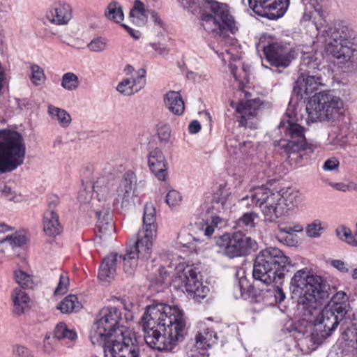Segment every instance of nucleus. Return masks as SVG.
Instances as JSON below:
<instances>
[{"label": "nucleus", "instance_id": "f257e3e1", "mask_svg": "<svg viewBox=\"0 0 357 357\" xmlns=\"http://www.w3.org/2000/svg\"><path fill=\"white\" fill-rule=\"evenodd\" d=\"M322 0H301L304 6L302 20L312 21L318 36L324 38L325 49L337 61L344 71H351L357 66V45L355 33L343 22L327 24V11L321 5Z\"/></svg>", "mask_w": 357, "mask_h": 357}, {"label": "nucleus", "instance_id": "f03ea898", "mask_svg": "<svg viewBox=\"0 0 357 357\" xmlns=\"http://www.w3.org/2000/svg\"><path fill=\"white\" fill-rule=\"evenodd\" d=\"M140 324L144 340L152 349L171 351L183 341L186 319L178 306L156 303L146 307Z\"/></svg>", "mask_w": 357, "mask_h": 357}, {"label": "nucleus", "instance_id": "7ed1b4c3", "mask_svg": "<svg viewBox=\"0 0 357 357\" xmlns=\"http://www.w3.org/2000/svg\"><path fill=\"white\" fill-rule=\"evenodd\" d=\"M137 185V177L132 171L124 173L121 180L112 176L98 178L93 189L99 202L110 203L116 208L127 207L133 202Z\"/></svg>", "mask_w": 357, "mask_h": 357}, {"label": "nucleus", "instance_id": "20e7f679", "mask_svg": "<svg viewBox=\"0 0 357 357\" xmlns=\"http://www.w3.org/2000/svg\"><path fill=\"white\" fill-rule=\"evenodd\" d=\"M157 231L155 208L152 203H146L144 208L143 225L138 232L137 240L123 257V270L126 274H133L139 259H146L150 257Z\"/></svg>", "mask_w": 357, "mask_h": 357}, {"label": "nucleus", "instance_id": "39448f33", "mask_svg": "<svg viewBox=\"0 0 357 357\" xmlns=\"http://www.w3.org/2000/svg\"><path fill=\"white\" fill-rule=\"evenodd\" d=\"M291 289L298 305L310 311L317 309L329 297L326 282L307 268L296 272L291 280Z\"/></svg>", "mask_w": 357, "mask_h": 357}, {"label": "nucleus", "instance_id": "423d86ee", "mask_svg": "<svg viewBox=\"0 0 357 357\" xmlns=\"http://www.w3.org/2000/svg\"><path fill=\"white\" fill-rule=\"evenodd\" d=\"M293 113L290 109H287V120H282L278 126L281 132L285 133V137L277 142L275 145L280 147L282 153L287 156L289 162L296 165L302 160L306 153H312L314 147L306 142L305 128Z\"/></svg>", "mask_w": 357, "mask_h": 357}, {"label": "nucleus", "instance_id": "0eeeda50", "mask_svg": "<svg viewBox=\"0 0 357 357\" xmlns=\"http://www.w3.org/2000/svg\"><path fill=\"white\" fill-rule=\"evenodd\" d=\"M306 112V122H338L346 114L347 107L344 100L333 91H323L310 98Z\"/></svg>", "mask_w": 357, "mask_h": 357}, {"label": "nucleus", "instance_id": "6e6552de", "mask_svg": "<svg viewBox=\"0 0 357 357\" xmlns=\"http://www.w3.org/2000/svg\"><path fill=\"white\" fill-rule=\"evenodd\" d=\"M202 26L215 36H224L225 31H238L237 23L230 14L227 4L212 0H204L201 4Z\"/></svg>", "mask_w": 357, "mask_h": 357}, {"label": "nucleus", "instance_id": "1a4fd4ad", "mask_svg": "<svg viewBox=\"0 0 357 357\" xmlns=\"http://www.w3.org/2000/svg\"><path fill=\"white\" fill-rule=\"evenodd\" d=\"M26 146L21 134L11 130H0V174L11 172L24 160Z\"/></svg>", "mask_w": 357, "mask_h": 357}, {"label": "nucleus", "instance_id": "9d476101", "mask_svg": "<svg viewBox=\"0 0 357 357\" xmlns=\"http://www.w3.org/2000/svg\"><path fill=\"white\" fill-rule=\"evenodd\" d=\"M121 312L116 307H107L102 308L93 323L90 339L93 344H105L111 339L126 333L129 331L121 324Z\"/></svg>", "mask_w": 357, "mask_h": 357}, {"label": "nucleus", "instance_id": "9b49d317", "mask_svg": "<svg viewBox=\"0 0 357 357\" xmlns=\"http://www.w3.org/2000/svg\"><path fill=\"white\" fill-rule=\"evenodd\" d=\"M289 263V258L280 249L270 247L261 250L256 257L252 275L255 279L270 284L276 279L278 272Z\"/></svg>", "mask_w": 357, "mask_h": 357}, {"label": "nucleus", "instance_id": "f8f14e48", "mask_svg": "<svg viewBox=\"0 0 357 357\" xmlns=\"http://www.w3.org/2000/svg\"><path fill=\"white\" fill-rule=\"evenodd\" d=\"M174 286L197 298H204L209 288L204 285L199 267L194 264H179L172 280Z\"/></svg>", "mask_w": 357, "mask_h": 357}, {"label": "nucleus", "instance_id": "ddd939ff", "mask_svg": "<svg viewBox=\"0 0 357 357\" xmlns=\"http://www.w3.org/2000/svg\"><path fill=\"white\" fill-rule=\"evenodd\" d=\"M252 202L261 211L265 222H276L286 213L280 192L264 185L255 188L251 193Z\"/></svg>", "mask_w": 357, "mask_h": 357}, {"label": "nucleus", "instance_id": "4468645a", "mask_svg": "<svg viewBox=\"0 0 357 357\" xmlns=\"http://www.w3.org/2000/svg\"><path fill=\"white\" fill-rule=\"evenodd\" d=\"M218 252L230 259L245 256L256 245L255 240L241 231L225 234L216 241Z\"/></svg>", "mask_w": 357, "mask_h": 357}, {"label": "nucleus", "instance_id": "2eb2a0df", "mask_svg": "<svg viewBox=\"0 0 357 357\" xmlns=\"http://www.w3.org/2000/svg\"><path fill=\"white\" fill-rule=\"evenodd\" d=\"M108 340L104 347L105 357H140V349L135 335L131 331L120 333Z\"/></svg>", "mask_w": 357, "mask_h": 357}, {"label": "nucleus", "instance_id": "dca6fc26", "mask_svg": "<svg viewBox=\"0 0 357 357\" xmlns=\"http://www.w3.org/2000/svg\"><path fill=\"white\" fill-rule=\"evenodd\" d=\"M262 43L261 39L257 48H262L266 60L271 66L286 68L298 55L296 50L287 44L273 42L265 45Z\"/></svg>", "mask_w": 357, "mask_h": 357}, {"label": "nucleus", "instance_id": "f3484780", "mask_svg": "<svg viewBox=\"0 0 357 357\" xmlns=\"http://www.w3.org/2000/svg\"><path fill=\"white\" fill-rule=\"evenodd\" d=\"M250 8L258 15L274 20L282 17L289 6V0H248Z\"/></svg>", "mask_w": 357, "mask_h": 357}, {"label": "nucleus", "instance_id": "a211bd4d", "mask_svg": "<svg viewBox=\"0 0 357 357\" xmlns=\"http://www.w3.org/2000/svg\"><path fill=\"white\" fill-rule=\"evenodd\" d=\"M261 102L259 99L248 100L236 105V112L241 126L256 128L258 123L257 114Z\"/></svg>", "mask_w": 357, "mask_h": 357}, {"label": "nucleus", "instance_id": "6ab92c4d", "mask_svg": "<svg viewBox=\"0 0 357 357\" xmlns=\"http://www.w3.org/2000/svg\"><path fill=\"white\" fill-rule=\"evenodd\" d=\"M338 324L339 320L335 317V314H334V312L328 309V307H326L316 318L314 321V331L312 334H315L321 338H326L335 330Z\"/></svg>", "mask_w": 357, "mask_h": 357}, {"label": "nucleus", "instance_id": "aec40b11", "mask_svg": "<svg viewBox=\"0 0 357 357\" xmlns=\"http://www.w3.org/2000/svg\"><path fill=\"white\" fill-rule=\"evenodd\" d=\"M145 76V70L141 68L135 72L130 78H126L120 82L116 90L124 96H131L144 88L146 84Z\"/></svg>", "mask_w": 357, "mask_h": 357}, {"label": "nucleus", "instance_id": "412c9836", "mask_svg": "<svg viewBox=\"0 0 357 357\" xmlns=\"http://www.w3.org/2000/svg\"><path fill=\"white\" fill-rule=\"evenodd\" d=\"M323 78L319 73L301 74L296 81L294 91L301 95L302 98L307 96L317 90L319 86L324 85Z\"/></svg>", "mask_w": 357, "mask_h": 357}, {"label": "nucleus", "instance_id": "4be33fe9", "mask_svg": "<svg viewBox=\"0 0 357 357\" xmlns=\"http://www.w3.org/2000/svg\"><path fill=\"white\" fill-rule=\"evenodd\" d=\"M121 259V256L116 253H112L105 257L99 268L100 280L104 282H112L116 275V265Z\"/></svg>", "mask_w": 357, "mask_h": 357}, {"label": "nucleus", "instance_id": "5701e85b", "mask_svg": "<svg viewBox=\"0 0 357 357\" xmlns=\"http://www.w3.org/2000/svg\"><path fill=\"white\" fill-rule=\"evenodd\" d=\"M72 17V10L69 4L56 3L52 6L47 13L50 22L58 24H66Z\"/></svg>", "mask_w": 357, "mask_h": 357}, {"label": "nucleus", "instance_id": "b1692460", "mask_svg": "<svg viewBox=\"0 0 357 357\" xmlns=\"http://www.w3.org/2000/svg\"><path fill=\"white\" fill-rule=\"evenodd\" d=\"M149 166L151 172L160 181H165L167 172V161L163 153L158 149L151 151L149 156Z\"/></svg>", "mask_w": 357, "mask_h": 357}, {"label": "nucleus", "instance_id": "393cba45", "mask_svg": "<svg viewBox=\"0 0 357 357\" xmlns=\"http://www.w3.org/2000/svg\"><path fill=\"white\" fill-rule=\"evenodd\" d=\"M13 303V312L22 315L30 307V298L26 292L20 287L15 288L10 295Z\"/></svg>", "mask_w": 357, "mask_h": 357}, {"label": "nucleus", "instance_id": "a878e982", "mask_svg": "<svg viewBox=\"0 0 357 357\" xmlns=\"http://www.w3.org/2000/svg\"><path fill=\"white\" fill-rule=\"evenodd\" d=\"M43 231L49 236L59 235L62 230L59 216L56 211H46L43 215Z\"/></svg>", "mask_w": 357, "mask_h": 357}, {"label": "nucleus", "instance_id": "bb28decb", "mask_svg": "<svg viewBox=\"0 0 357 357\" xmlns=\"http://www.w3.org/2000/svg\"><path fill=\"white\" fill-rule=\"evenodd\" d=\"M47 113L53 121L56 122L63 128H67L71 124V115L63 108L50 104L47 105Z\"/></svg>", "mask_w": 357, "mask_h": 357}, {"label": "nucleus", "instance_id": "cd10ccee", "mask_svg": "<svg viewBox=\"0 0 357 357\" xmlns=\"http://www.w3.org/2000/svg\"><path fill=\"white\" fill-rule=\"evenodd\" d=\"M279 192L286 213L297 207L302 201L300 192L294 188H284Z\"/></svg>", "mask_w": 357, "mask_h": 357}, {"label": "nucleus", "instance_id": "c85d7f7f", "mask_svg": "<svg viewBox=\"0 0 357 357\" xmlns=\"http://www.w3.org/2000/svg\"><path fill=\"white\" fill-rule=\"evenodd\" d=\"M98 221L96 229L100 234V237L105 235H111L114 232V225L112 215L108 209L104 211H96Z\"/></svg>", "mask_w": 357, "mask_h": 357}, {"label": "nucleus", "instance_id": "c756f323", "mask_svg": "<svg viewBox=\"0 0 357 357\" xmlns=\"http://www.w3.org/2000/svg\"><path fill=\"white\" fill-rule=\"evenodd\" d=\"M166 107L173 114L181 115L185 109L184 102L181 94L174 91H170L166 93L164 98Z\"/></svg>", "mask_w": 357, "mask_h": 357}, {"label": "nucleus", "instance_id": "7c9ffc66", "mask_svg": "<svg viewBox=\"0 0 357 357\" xmlns=\"http://www.w3.org/2000/svg\"><path fill=\"white\" fill-rule=\"evenodd\" d=\"M82 307L77 296L70 294L65 297L57 305L56 308L63 314H70L79 311Z\"/></svg>", "mask_w": 357, "mask_h": 357}, {"label": "nucleus", "instance_id": "2f4dec72", "mask_svg": "<svg viewBox=\"0 0 357 357\" xmlns=\"http://www.w3.org/2000/svg\"><path fill=\"white\" fill-rule=\"evenodd\" d=\"M216 334L208 329L204 330L196 335L195 347L197 349L206 350L216 342Z\"/></svg>", "mask_w": 357, "mask_h": 357}, {"label": "nucleus", "instance_id": "473e14b6", "mask_svg": "<svg viewBox=\"0 0 357 357\" xmlns=\"http://www.w3.org/2000/svg\"><path fill=\"white\" fill-rule=\"evenodd\" d=\"M149 11L144 8V3L140 1H135L133 8L130 12V17L133 23L138 26L144 25L146 22Z\"/></svg>", "mask_w": 357, "mask_h": 357}, {"label": "nucleus", "instance_id": "72a5a7b5", "mask_svg": "<svg viewBox=\"0 0 357 357\" xmlns=\"http://www.w3.org/2000/svg\"><path fill=\"white\" fill-rule=\"evenodd\" d=\"M319 62L317 58L312 53L304 54L301 58L300 64L301 74L314 73V70L319 68Z\"/></svg>", "mask_w": 357, "mask_h": 357}, {"label": "nucleus", "instance_id": "f704fd0d", "mask_svg": "<svg viewBox=\"0 0 357 357\" xmlns=\"http://www.w3.org/2000/svg\"><path fill=\"white\" fill-rule=\"evenodd\" d=\"M54 337L59 340L75 342L77 337L75 330L69 328L65 323H59L54 329Z\"/></svg>", "mask_w": 357, "mask_h": 357}, {"label": "nucleus", "instance_id": "c9c22d12", "mask_svg": "<svg viewBox=\"0 0 357 357\" xmlns=\"http://www.w3.org/2000/svg\"><path fill=\"white\" fill-rule=\"evenodd\" d=\"M105 15L107 19L113 20L116 23H119L123 20L122 8L116 1H112L108 4Z\"/></svg>", "mask_w": 357, "mask_h": 357}, {"label": "nucleus", "instance_id": "e433bc0d", "mask_svg": "<svg viewBox=\"0 0 357 357\" xmlns=\"http://www.w3.org/2000/svg\"><path fill=\"white\" fill-rule=\"evenodd\" d=\"M15 282L21 287L20 288H30L33 284V276L22 268H18L14 271Z\"/></svg>", "mask_w": 357, "mask_h": 357}, {"label": "nucleus", "instance_id": "4c0bfd02", "mask_svg": "<svg viewBox=\"0 0 357 357\" xmlns=\"http://www.w3.org/2000/svg\"><path fill=\"white\" fill-rule=\"evenodd\" d=\"M61 85L67 91H75L79 86V79L75 73L68 72L63 75Z\"/></svg>", "mask_w": 357, "mask_h": 357}, {"label": "nucleus", "instance_id": "58836bf2", "mask_svg": "<svg viewBox=\"0 0 357 357\" xmlns=\"http://www.w3.org/2000/svg\"><path fill=\"white\" fill-rule=\"evenodd\" d=\"M258 218V214L255 212L245 213L238 220V225L241 227H245L246 229H250L255 227V220Z\"/></svg>", "mask_w": 357, "mask_h": 357}, {"label": "nucleus", "instance_id": "ea45409f", "mask_svg": "<svg viewBox=\"0 0 357 357\" xmlns=\"http://www.w3.org/2000/svg\"><path fill=\"white\" fill-rule=\"evenodd\" d=\"M26 242V236L24 234L18 232H16L12 235L7 236L3 241V243L8 244L12 248L20 247L24 245Z\"/></svg>", "mask_w": 357, "mask_h": 357}, {"label": "nucleus", "instance_id": "a19ab883", "mask_svg": "<svg viewBox=\"0 0 357 357\" xmlns=\"http://www.w3.org/2000/svg\"><path fill=\"white\" fill-rule=\"evenodd\" d=\"M324 227L319 220H315L312 223L307 225L305 231L307 236L311 238H318L321 236Z\"/></svg>", "mask_w": 357, "mask_h": 357}, {"label": "nucleus", "instance_id": "79ce46f5", "mask_svg": "<svg viewBox=\"0 0 357 357\" xmlns=\"http://www.w3.org/2000/svg\"><path fill=\"white\" fill-rule=\"evenodd\" d=\"M348 142V137L346 134H329L328 138V145H331L333 149L337 146L344 147Z\"/></svg>", "mask_w": 357, "mask_h": 357}, {"label": "nucleus", "instance_id": "37998d69", "mask_svg": "<svg viewBox=\"0 0 357 357\" xmlns=\"http://www.w3.org/2000/svg\"><path fill=\"white\" fill-rule=\"evenodd\" d=\"M108 46V40L103 37L93 38L88 45V48L95 52L105 51Z\"/></svg>", "mask_w": 357, "mask_h": 357}, {"label": "nucleus", "instance_id": "c03bdc74", "mask_svg": "<svg viewBox=\"0 0 357 357\" xmlns=\"http://www.w3.org/2000/svg\"><path fill=\"white\" fill-rule=\"evenodd\" d=\"M70 284V279L66 273H61L59 276V281L54 289L55 296H61L67 293Z\"/></svg>", "mask_w": 357, "mask_h": 357}, {"label": "nucleus", "instance_id": "a18cd8bd", "mask_svg": "<svg viewBox=\"0 0 357 357\" xmlns=\"http://www.w3.org/2000/svg\"><path fill=\"white\" fill-rule=\"evenodd\" d=\"M165 202L169 207H176L181 203L182 197L178 191L176 190H170L166 195Z\"/></svg>", "mask_w": 357, "mask_h": 357}, {"label": "nucleus", "instance_id": "49530a36", "mask_svg": "<svg viewBox=\"0 0 357 357\" xmlns=\"http://www.w3.org/2000/svg\"><path fill=\"white\" fill-rule=\"evenodd\" d=\"M336 234L337 237L342 240L347 242L348 244H352L354 236L351 234V231L349 228L345 226H340L335 230Z\"/></svg>", "mask_w": 357, "mask_h": 357}, {"label": "nucleus", "instance_id": "de8ad7c7", "mask_svg": "<svg viewBox=\"0 0 357 357\" xmlns=\"http://www.w3.org/2000/svg\"><path fill=\"white\" fill-rule=\"evenodd\" d=\"M229 197V192L225 186L220 185L218 190L214 193L213 200L219 204L220 203L224 206Z\"/></svg>", "mask_w": 357, "mask_h": 357}, {"label": "nucleus", "instance_id": "09e8293b", "mask_svg": "<svg viewBox=\"0 0 357 357\" xmlns=\"http://www.w3.org/2000/svg\"><path fill=\"white\" fill-rule=\"evenodd\" d=\"M3 195L9 201L20 202L23 200V196L21 193L13 190L9 186H4L1 190Z\"/></svg>", "mask_w": 357, "mask_h": 357}, {"label": "nucleus", "instance_id": "8fccbe9b", "mask_svg": "<svg viewBox=\"0 0 357 357\" xmlns=\"http://www.w3.org/2000/svg\"><path fill=\"white\" fill-rule=\"evenodd\" d=\"M278 229L281 233L292 235L294 233H300L303 231L302 225L298 222H291L287 225H280Z\"/></svg>", "mask_w": 357, "mask_h": 357}, {"label": "nucleus", "instance_id": "3c124183", "mask_svg": "<svg viewBox=\"0 0 357 357\" xmlns=\"http://www.w3.org/2000/svg\"><path fill=\"white\" fill-rule=\"evenodd\" d=\"M31 69V80L36 85H39L45 79L43 70L38 65H33Z\"/></svg>", "mask_w": 357, "mask_h": 357}, {"label": "nucleus", "instance_id": "603ef678", "mask_svg": "<svg viewBox=\"0 0 357 357\" xmlns=\"http://www.w3.org/2000/svg\"><path fill=\"white\" fill-rule=\"evenodd\" d=\"M349 308V303H344L340 305H331V307H328L333 312H334V314L337 317V319H342L345 314L347 313L348 310Z\"/></svg>", "mask_w": 357, "mask_h": 357}, {"label": "nucleus", "instance_id": "864d4df0", "mask_svg": "<svg viewBox=\"0 0 357 357\" xmlns=\"http://www.w3.org/2000/svg\"><path fill=\"white\" fill-rule=\"evenodd\" d=\"M158 137L162 142H167L169 140L171 129L168 125L160 124L158 127Z\"/></svg>", "mask_w": 357, "mask_h": 357}, {"label": "nucleus", "instance_id": "5fc2aeb1", "mask_svg": "<svg viewBox=\"0 0 357 357\" xmlns=\"http://www.w3.org/2000/svg\"><path fill=\"white\" fill-rule=\"evenodd\" d=\"M233 141L229 140L227 143L228 147H234V149H236V145L233 144ZM252 147V145L251 142H244L243 144H239V147L238 148V151L234 150L233 153L234 154H238V151L243 154H246L249 153V150Z\"/></svg>", "mask_w": 357, "mask_h": 357}, {"label": "nucleus", "instance_id": "6e6d98bb", "mask_svg": "<svg viewBox=\"0 0 357 357\" xmlns=\"http://www.w3.org/2000/svg\"><path fill=\"white\" fill-rule=\"evenodd\" d=\"M332 305H340L344 303H349L347 294L342 291H337L331 298Z\"/></svg>", "mask_w": 357, "mask_h": 357}, {"label": "nucleus", "instance_id": "4d7b16f0", "mask_svg": "<svg viewBox=\"0 0 357 357\" xmlns=\"http://www.w3.org/2000/svg\"><path fill=\"white\" fill-rule=\"evenodd\" d=\"M340 162L337 158L333 157L327 159L323 166L322 168L324 171L329 172L333 171L338 169Z\"/></svg>", "mask_w": 357, "mask_h": 357}, {"label": "nucleus", "instance_id": "13d9d810", "mask_svg": "<svg viewBox=\"0 0 357 357\" xmlns=\"http://www.w3.org/2000/svg\"><path fill=\"white\" fill-rule=\"evenodd\" d=\"M150 46L159 56H165L169 54V50L165 45L161 43H150Z\"/></svg>", "mask_w": 357, "mask_h": 357}, {"label": "nucleus", "instance_id": "bf43d9fd", "mask_svg": "<svg viewBox=\"0 0 357 357\" xmlns=\"http://www.w3.org/2000/svg\"><path fill=\"white\" fill-rule=\"evenodd\" d=\"M14 353L21 357H31V351L24 346L17 345L14 349Z\"/></svg>", "mask_w": 357, "mask_h": 357}, {"label": "nucleus", "instance_id": "052dcab7", "mask_svg": "<svg viewBox=\"0 0 357 357\" xmlns=\"http://www.w3.org/2000/svg\"><path fill=\"white\" fill-rule=\"evenodd\" d=\"M249 287L248 282L245 278H241L236 286V288L239 291V295L242 296L243 294L247 291V289Z\"/></svg>", "mask_w": 357, "mask_h": 357}, {"label": "nucleus", "instance_id": "680f3d73", "mask_svg": "<svg viewBox=\"0 0 357 357\" xmlns=\"http://www.w3.org/2000/svg\"><path fill=\"white\" fill-rule=\"evenodd\" d=\"M201 130V125L199 122L197 120H193L190 122V123L188 126V130L189 132L191 134H197Z\"/></svg>", "mask_w": 357, "mask_h": 357}, {"label": "nucleus", "instance_id": "e2e57ef3", "mask_svg": "<svg viewBox=\"0 0 357 357\" xmlns=\"http://www.w3.org/2000/svg\"><path fill=\"white\" fill-rule=\"evenodd\" d=\"M151 18L155 25L158 26L160 28H164V23L162 19L160 17L158 13L154 11H151Z\"/></svg>", "mask_w": 357, "mask_h": 357}, {"label": "nucleus", "instance_id": "0e129e2a", "mask_svg": "<svg viewBox=\"0 0 357 357\" xmlns=\"http://www.w3.org/2000/svg\"><path fill=\"white\" fill-rule=\"evenodd\" d=\"M160 278L157 279V282L163 283L167 280V276L169 275L170 271L164 267L159 270Z\"/></svg>", "mask_w": 357, "mask_h": 357}, {"label": "nucleus", "instance_id": "69168bd1", "mask_svg": "<svg viewBox=\"0 0 357 357\" xmlns=\"http://www.w3.org/2000/svg\"><path fill=\"white\" fill-rule=\"evenodd\" d=\"M59 203V199L56 196H52L48 199V208L47 211H55L54 208Z\"/></svg>", "mask_w": 357, "mask_h": 357}, {"label": "nucleus", "instance_id": "338daca9", "mask_svg": "<svg viewBox=\"0 0 357 357\" xmlns=\"http://www.w3.org/2000/svg\"><path fill=\"white\" fill-rule=\"evenodd\" d=\"M329 185L339 191L347 192L349 190V185L344 183H330Z\"/></svg>", "mask_w": 357, "mask_h": 357}, {"label": "nucleus", "instance_id": "774afa93", "mask_svg": "<svg viewBox=\"0 0 357 357\" xmlns=\"http://www.w3.org/2000/svg\"><path fill=\"white\" fill-rule=\"evenodd\" d=\"M332 265L333 267L342 272L348 271V268H347L346 264L341 260H333L332 261Z\"/></svg>", "mask_w": 357, "mask_h": 357}]
</instances>
